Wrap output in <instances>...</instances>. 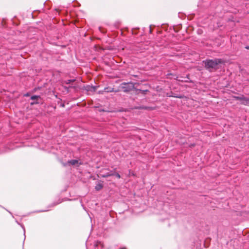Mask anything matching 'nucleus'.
Wrapping results in <instances>:
<instances>
[{"instance_id": "obj_16", "label": "nucleus", "mask_w": 249, "mask_h": 249, "mask_svg": "<svg viewBox=\"0 0 249 249\" xmlns=\"http://www.w3.org/2000/svg\"><path fill=\"white\" fill-rule=\"evenodd\" d=\"M113 175V174H107L105 176H104V177H109V176H112Z\"/></svg>"}, {"instance_id": "obj_8", "label": "nucleus", "mask_w": 249, "mask_h": 249, "mask_svg": "<svg viewBox=\"0 0 249 249\" xmlns=\"http://www.w3.org/2000/svg\"><path fill=\"white\" fill-rule=\"evenodd\" d=\"M136 207H137V206H135ZM138 209L137 208H135V209H133L132 210V212L133 213H135V214H137V213H139L142 212V210H137Z\"/></svg>"}, {"instance_id": "obj_12", "label": "nucleus", "mask_w": 249, "mask_h": 249, "mask_svg": "<svg viewBox=\"0 0 249 249\" xmlns=\"http://www.w3.org/2000/svg\"><path fill=\"white\" fill-rule=\"evenodd\" d=\"M137 90L140 91V92H142V93L143 94H145L148 91V90H147V89H146V90L137 89Z\"/></svg>"}, {"instance_id": "obj_1", "label": "nucleus", "mask_w": 249, "mask_h": 249, "mask_svg": "<svg viewBox=\"0 0 249 249\" xmlns=\"http://www.w3.org/2000/svg\"><path fill=\"white\" fill-rule=\"evenodd\" d=\"M205 68L209 71L215 70L218 69V65L223 63L222 59L215 58L214 59H206L203 61Z\"/></svg>"}, {"instance_id": "obj_20", "label": "nucleus", "mask_w": 249, "mask_h": 249, "mask_svg": "<svg viewBox=\"0 0 249 249\" xmlns=\"http://www.w3.org/2000/svg\"><path fill=\"white\" fill-rule=\"evenodd\" d=\"M81 206L83 207V209H85V207L83 203H82Z\"/></svg>"}, {"instance_id": "obj_6", "label": "nucleus", "mask_w": 249, "mask_h": 249, "mask_svg": "<svg viewBox=\"0 0 249 249\" xmlns=\"http://www.w3.org/2000/svg\"><path fill=\"white\" fill-rule=\"evenodd\" d=\"M244 97V96L243 95H242L239 96H233V98L235 100L240 101L241 102H243V100Z\"/></svg>"}, {"instance_id": "obj_5", "label": "nucleus", "mask_w": 249, "mask_h": 249, "mask_svg": "<svg viewBox=\"0 0 249 249\" xmlns=\"http://www.w3.org/2000/svg\"><path fill=\"white\" fill-rule=\"evenodd\" d=\"M179 81H183L185 82H188L189 81V75H187L186 77L183 78L181 77L178 79Z\"/></svg>"}, {"instance_id": "obj_14", "label": "nucleus", "mask_w": 249, "mask_h": 249, "mask_svg": "<svg viewBox=\"0 0 249 249\" xmlns=\"http://www.w3.org/2000/svg\"><path fill=\"white\" fill-rule=\"evenodd\" d=\"M137 108L148 109L150 108V107H147L143 106V107H138Z\"/></svg>"}, {"instance_id": "obj_15", "label": "nucleus", "mask_w": 249, "mask_h": 249, "mask_svg": "<svg viewBox=\"0 0 249 249\" xmlns=\"http://www.w3.org/2000/svg\"><path fill=\"white\" fill-rule=\"evenodd\" d=\"M113 175L115 176L118 178H121L120 174L118 173H115L114 174H113Z\"/></svg>"}, {"instance_id": "obj_23", "label": "nucleus", "mask_w": 249, "mask_h": 249, "mask_svg": "<svg viewBox=\"0 0 249 249\" xmlns=\"http://www.w3.org/2000/svg\"><path fill=\"white\" fill-rule=\"evenodd\" d=\"M103 91H102V93ZM99 93H101V91H99Z\"/></svg>"}, {"instance_id": "obj_22", "label": "nucleus", "mask_w": 249, "mask_h": 249, "mask_svg": "<svg viewBox=\"0 0 249 249\" xmlns=\"http://www.w3.org/2000/svg\"><path fill=\"white\" fill-rule=\"evenodd\" d=\"M177 97H178V98H181V96H176Z\"/></svg>"}, {"instance_id": "obj_3", "label": "nucleus", "mask_w": 249, "mask_h": 249, "mask_svg": "<svg viewBox=\"0 0 249 249\" xmlns=\"http://www.w3.org/2000/svg\"><path fill=\"white\" fill-rule=\"evenodd\" d=\"M40 98V96L39 95H33L31 97V99L32 100H33L34 101L33 102L31 103V105H33L34 104H37L39 103L37 101V99Z\"/></svg>"}, {"instance_id": "obj_17", "label": "nucleus", "mask_w": 249, "mask_h": 249, "mask_svg": "<svg viewBox=\"0 0 249 249\" xmlns=\"http://www.w3.org/2000/svg\"><path fill=\"white\" fill-rule=\"evenodd\" d=\"M48 210H49V209L42 210L39 211V212H46V211H48Z\"/></svg>"}, {"instance_id": "obj_7", "label": "nucleus", "mask_w": 249, "mask_h": 249, "mask_svg": "<svg viewBox=\"0 0 249 249\" xmlns=\"http://www.w3.org/2000/svg\"><path fill=\"white\" fill-rule=\"evenodd\" d=\"M68 163L72 165H74L79 163V161L77 160H72L68 161Z\"/></svg>"}, {"instance_id": "obj_11", "label": "nucleus", "mask_w": 249, "mask_h": 249, "mask_svg": "<svg viewBox=\"0 0 249 249\" xmlns=\"http://www.w3.org/2000/svg\"><path fill=\"white\" fill-rule=\"evenodd\" d=\"M75 79H68L65 81V83L67 84H69L71 82L75 81Z\"/></svg>"}, {"instance_id": "obj_19", "label": "nucleus", "mask_w": 249, "mask_h": 249, "mask_svg": "<svg viewBox=\"0 0 249 249\" xmlns=\"http://www.w3.org/2000/svg\"><path fill=\"white\" fill-rule=\"evenodd\" d=\"M92 88L93 89V90H95V89H96V87H92Z\"/></svg>"}, {"instance_id": "obj_9", "label": "nucleus", "mask_w": 249, "mask_h": 249, "mask_svg": "<svg viewBox=\"0 0 249 249\" xmlns=\"http://www.w3.org/2000/svg\"><path fill=\"white\" fill-rule=\"evenodd\" d=\"M103 187V185L101 184H98L95 186V189L97 191L101 190Z\"/></svg>"}, {"instance_id": "obj_10", "label": "nucleus", "mask_w": 249, "mask_h": 249, "mask_svg": "<svg viewBox=\"0 0 249 249\" xmlns=\"http://www.w3.org/2000/svg\"><path fill=\"white\" fill-rule=\"evenodd\" d=\"M113 88H105L104 89V91L105 92H112V91H113Z\"/></svg>"}, {"instance_id": "obj_18", "label": "nucleus", "mask_w": 249, "mask_h": 249, "mask_svg": "<svg viewBox=\"0 0 249 249\" xmlns=\"http://www.w3.org/2000/svg\"><path fill=\"white\" fill-rule=\"evenodd\" d=\"M55 205V203H52V204L51 205V207H53Z\"/></svg>"}, {"instance_id": "obj_13", "label": "nucleus", "mask_w": 249, "mask_h": 249, "mask_svg": "<svg viewBox=\"0 0 249 249\" xmlns=\"http://www.w3.org/2000/svg\"><path fill=\"white\" fill-rule=\"evenodd\" d=\"M16 222L19 225L22 227V228L23 229V230L24 231V233L25 234V230L24 227L22 225L20 224L17 220H16Z\"/></svg>"}, {"instance_id": "obj_2", "label": "nucleus", "mask_w": 249, "mask_h": 249, "mask_svg": "<svg viewBox=\"0 0 249 249\" xmlns=\"http://www.w3.org/2000/svg\"><path fill=\"white\" fill-rule=\"evenodd\" d=\"M135 84L133 82L123 83L121 85V88L125 92H129L134 89Z\"/></svg>"}, {"instance_id": "obj_21", "label": "nucleus", "mask_w": 249, "mask_h": 249, "mask_svg": "<svg viewBox=\"0 0 249 249\" xmlns=\"http://www.w3.org/2000/svg\"><path fill=\"white\" fill-rule=\"evenodd\" d=\"M28 95H29L28 93H27V94H26L25 95V96H28Z\"/></svg>"}, {"instance_id": "obj_4", "label": "nucleus", "mask_w": 249, "mask_h": 249, "mask_svg": "<svg viewBox=\"0 0 249 249\" xmlns=\"http://www.w3.org/2000/svg\"><path fill=\"white\" fill-rule=\"evenodd\" d=\"M241 104L249 106V98L244 96L243 102H241Z\"/></svg>"}]
</instances>
